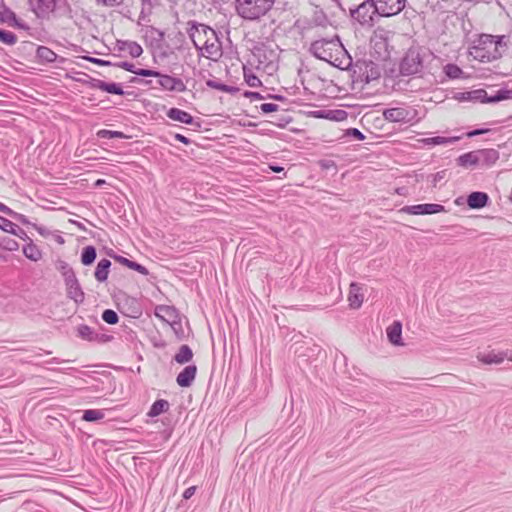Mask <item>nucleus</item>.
Masks as SVG:
<instances>
[{
	"label": "nucleus",
	"instance_id": "nucleus-29",
	"mask_svg": "<svg viewBox=\"0 0 512 512\" xmlns=\"http://www.w3.org/2000/svg\"><path fill=\"white\" fill-rule=\"evenodd\" d=\"M169 402L167 400H164V399H159V400H156L149 412H148V416L150 417H156V416H159L160 414L164 413V412H167L168 409H169Z\"/></svg>",
	"mask_w": 512,
	"mask_h": 512
},
{
	"label": "nucleus",
	"instance_id": "nucleus-50",
	"mask_svg": "<svg viewBox=\"0 0 512 512\" xmlns=\"http://www.w3.org/2000/svg\"><path fill=\"white\" fill-rule=\"evenodd\" d=\"M11 217L13 219H15L16 221L22 223L23 225H28L30 224L29 220L27 219V217L23 214H20V213H17V212H13V214L11 215Z\"/></svg>",
	"mask_w": 512,
	"mask_h": 512
},
{
	"label": "nucleus",
	"instance_id": "nucleus-56",
	"mask_svg": "<svg viewBox=\"0 0 512 512\" xmlns=\"http://www.w3.org/2000/svg\"><path fill=\"white\" fill-rule=\"evenodd\" d=\"M348 133H349L350 135H352L354 138L359 139V140H361V139H363V138H364V137H363V135H362V133H361L358 129H356V128L350 129V130L348 131Z\"/></svg>",
	"mask_w": 512,
	"mask_h": 512
},
{
	"label": "nucleus",
	"instance_id": "nucleus-2",
	"mask_svg": "<svg viewBox=\"0 0 512 512\" xmlns=\"http://www.w3.org/2000/svg\"><path fill=\"white\" fill-rule=\"evenodd\" d=\"M503 37L483 34L469 50V55L481 62H490L501 56L504 44Z\"/></svg>",
	"mask_w": 512,
	"mask_h": 512
},
{
	"label": "nucleus",
	"instance_id": "nucleus-33",
	"mask_svg": "<svg viewBox=\"0 0 512 512\" xmlns=\"http://www.w3.org/2000/svg\"><path fill=\"white\" fill-rule=\"evenodd\" d=\"M96 249L94 246H86L83 248L81 253V262L83 265L88 266L92 264L96 259Z\"/></svg>",
	"mask_w": 512,
	"mask_h": 512
},
{
	"label": "nucleus",
	"instance_id": "nucleus-49",
	"mask_svg": "<svg viewBox=\"0 0 512 512\" xmlns=\"http://www.w3.org/2000/svg\"><path fill=\"white\" fill-rule=\"evenodd\" d=\"M62 277L64 278L65 286L78 280L74 270L68 271L67 274L65 273Z\"/></svg>",
	"mask_w": 512,
	"mask_h": 512
},
{
	"label": "nucleus",
	"instance_id": "nucleus-40",
	"mask_svg": "<svg viewBox=\"0 0 512 512\" xmlns=\"http://www.w3.org/2000/svg\"><path fill=\"white\" fill-rule=\"evenodd\" d=\"M0 247L7 251H16L19 248V244L16 240L10 238V237H4L0 241Z\"/></svg>",
	"mask_w": 512,
	"mask_h": 512
},
{
	"label": "nucleus",
	"instance_id": "nucleus-28",
	"mask_svg": "<svg viewBox=\"0 0 512 512\" xmlns=\"http://www.w3.org/2000/svg\"><path fill=\"white\" fill-rule=\"evenodd\" d=\"M193 352L188 345H181L178 352L174 356V360L179 364H185L191 361Z\"/></svg>",
	"mask_w": 512,
	"mask_h": 512
},
{
	"label": "nucleus",
	"instance_id": "nucleus-11",
	"mask_svg": "<svg viewBox=\"0 0 512 512\" xmlns=\"http://www.w3.org/2000/svg\"><path fill=\"white\" fill-rule=\"evenodd\" d=\"M371 56L374 57L375 60L383 62L384 58L382 54L384 52V30L378 27L371 37Z\"/></svg>",
	"mask_w": 512,
	"mask_h": 512
},
{
	"label": "nucleus",
	"instance_id": "nucleus-42",
	"mask_svg": "<svg viewBox=\"0 0 512 512\" xmlns=\"http://www.w3.org/2000/svg\"><path fill=\"white\" fill-rule=\"evenodd\" d=\"M244 79L250 87H259L261 85L260 79L250 70L246 71L244 69Z\"/></svg>",
	"mask_w": 512,
	"mask_h": 512
},
{
	"label": "nucleus",
	"instance_id": "nucleus-38",
	"mask_svg": "<svg viewBox=\"0 0 512 512\" xmlns=\"http://www.w3.org/2000/svg\"><path fill=\"white\" fill-rule=\"evenodd\" d=\"M124 45L125 49L133 58H138L143 53L142 47L136 42L129 41L125 42Z\"/></svg>",
	"mask_w": 512,
	"mask_h": 512
},
{
	"label": "nucleus",
	"instance_id": "nucleus-64",
	"mask_svg": "<svg viewBox=\"0 0 512 512\" xmlns=\"http://www.w3.org/2000/svg\"><path fill=\"white\" fill-rule=\"evenodd\" d=\"M50 362H51V363H57V364H58V363H61L62 361H60L58 358H53V359H51V361H50Z\"/></svg>",
	"mask_w": 512,
	"mask_h": 512
},
{
	"label": "nucleus",
	"instance_id": "nucleus-24",
	"mask_svg": "<svg viewBox=\"0 0 512 512\" xmlns=\"http://www.w3.org/2000/svg\"><path fill=\"white\" fill-rule=\"evenodd\" d=\"M111 267V261L104 258L101 259L95 269L94 276L98 282H104L107 280Z\"/></svg>",
	"mask_w": 512,
	"mask_h": 512
},
{
	"label": "nucleus",
	"instance_id": "nucleus-61",
	"mask_svg": "<svg viewBox=\"0 0 512 512\" xmlns=\"http://www.w3.org/2000/svg\"><path fill=\"white\" fill-rule=\"evenodd\" d=\"M269 168L276 173L282 172L284 170L283 167L278 165H269Z\"/></svg>",
	"mask_w": 512,
	"mask_h": 512
},
{
	"label": "nucleus",
	"instance_id": "nucleus-7",
	"mask_svg": "<svg viewBox=\"0 0 512 512\" xmlns=\"http://www.w3.org/2000/svg\"><path fill=\"white\" fill-rule=\"evenodd\" d=\"M496 152L493 150H478L467 152L458 157L457 163L464 168H470L478 165L484 160H488L491 156H495Z\"/></svg>",
	"mask_w": 512,
	"mask_h": 512
},
{
	"label": "nucleus",
	"instance_id": "nucleus-22",
	"mask_svg": "<svg viewBox=\"0 0 512 512\" xmlns=\"http://www.w3.org/2000/svg\"><path fill=\"white\" fill-rule=\"evenodd\" d=\"M488 195L484 192H473L468 196L467 204L472 209H480L486 206Z\"/></svg>",
	"mask_w": 512,
	"mask_h": 512
},
{
	"label": "nucleus",
	"instance_id": "nucleus-34",
	"mask_svg": "<svg viewBox=\"0 0 512 512\" xmlns=\"http://www.w3.org/2000/svg\"><path fill=\"white\" fill-rule=\"evenodd\" d=\"M206 85L209 88L216 89V90H219V91H222L225 93H230V94L235 93L238 90L237 88H235L233 86L226 85L224 83H221L220 81H218L216 79L207 80Z\"/></svg>",
	"mask_w": 512,
	"mask_h": 512
},
{
	"label": "nucleus",
	"instance_id": "nucleus-57",
	"mask_svg": "<svg viewBox=\"0 0 512 512\" xmlns=\"http://www.w3.org/2000/svg\"><path fill=\"white\" fill-rule=\"evenodd\" d=\"M0 211L8 216L11 217V215L13 214V210L10 209L8 206H6L5 204L1 203L0 202Z\"/></svg>",
	"mask_w": 512,
	"mask_h": 512
},
{
	"label": "nucleus",
	"instance_id": "nucleus-54",
	"mask_svg": "<svg viewBox=\"0 0 512 512\" xmlns=\"http://www.w3.org/2000/svg\"><path fill=\"white\" fill-rule=\"evenodd\" d=\"M89 61L97 64V65H100V66H108V65H111V63L109 61H106V60H103V59H99V58H89Z\"/></svg>",
	"mask_w": 512,
	"mask_h": 512
},
{
	"label": "nucleus",
	"instance_id": "nucleus-36",
	"mask_svg": "<svg viewBox=\"0 0 512 512\" xmlns=\"http://www.w3.org/2000/svg\"><path fill=\"white\" fill-rule=\"evenodd\" d=\"M97 137L101 138V139H113V138L126 139V138H128L127 135H125L123 132L106 130V129L99 130L97 132Z\"/></svg>",
	"mask_w": 512,
	"mask_h": 512
},
{
	"label": "nucleus",
	"instance_id": "nucleus-26",
	"mask_svg": "<svg viewBox=\"0 0 512 512\" xmlns=\"http://www.w3.org/2000/svg\"><path fill=\"white\" fill-rule=\"evenodd\" d=\"M155 315L166 322H170L176 318V310L171 306L159 305L155 308Z\"/></svg>",
	"mask_w": 512,
	"mask_h": 512
},
{
	"label": "nucleus",
	"instance_id": "nucleus-16",
	"mask_svg": "<svg viewBox=\"0 0 512 512\" xmlns=\"http://www.w3.org/2000/svg\"><path fill=\"white\" fill-rule=\"evenodd\" d=\"M388 340L395 346H404L402 340V324L399 321L393 322L386 331Z\"/></svg>",
	"mask_w": 512,
	"mask_h": 512
},
{
	"label": "nucleus",
	"instance_id": "nucleus-35",
	"mask_svg": "<svg viewBox=\"0 0 512 512\" xmlns=\"http://www.w3.org/2000/svg\"><path fill=\"white\" fill-rule=\"evenodd\" d=\"M105 417V413L100 409H89L85 410L82 419L87 422H94L101 420Z\"/></svg>",
	"mask_w": 512,
	"mask_h": 512
},
{
	"label": "nucleus",
	"instance_id": "nucleus-30",
	"mask_svg": "<svg viewBox=\"0 0 512 512\" xmlns=\"http://www.w3.org/2000/svg\"><path fill=\"white\" fill-rule=\"evenodd\" d=\"M23 254L35 262L42 258L41 250L32 241L23 247Z\"/></svg>",
	"mask_w": 512,
	"mask_h": 512
},
{
	"label": "nucleus",
	"instance_id": "nucleus-48",
	"mask_svg": "<svg viewBox=\"0 0 512 512\" xmlns=\"http://www.w3.org/2000/svg\"><path fill=\"white\" fill-rule=\"evenodd\" d=\"M278 105L277 104H274V103H263L261 106H260V109L263 113H271V112H275L278 110Z\"/></svg>",
	"mask_w": 512,
	"mask_h": 512
},
{
	"label": "nucleus",
	"instance_id": "nucleus-13",
	"mask_svg": "<svg viewBox=\"0 0 512 512\" xmlns=\"http://www.w3.org/2000/svg\"><path fill=\"white\" fill-rule=\"evenodd\" d=\"M487 93L483 89L473 90V91H465V92H457L454 94L453 99L458 102H485Z\"/></svg>",
	"mask_w": 512,
	"mask_h": 512
},
{
	"label": "nucleus",
	"instance_id": "nucleus-12",
	"mask_svg": "<svg viewBox=\"0 0 512 512\" xmlns=\"http://www.w3.org/2000/svg\"><path fill=\"white\" fill-rule=\"evenodd\" d=\"M405 210L412 215H426L444 212L445 208L440 204H418L408 206Z\"/></svg>",
	"mask_w": 512,
	"mask_h": 512
},
{
	"label": "nucleus",
	"instance_id": "nucleus-46",
	"mask_svg": "<svg viewBox=\"0 0 512 512\" xmlns=\"http://www.w3.org/2000/svg\"><path fill=\"white\" fill-rule=\"evenodd\" d=\"M128 268L135 270L142 275H148L149 273L146 267L134 261H131L130 264H128Z\"/></svg>",
	"mask_w": 512,
	"mask_h": 512
},
{
	"label": "nucleus",
	"instance_id": "nucleus-17",
	"mask_svg": "<svg viewBox=\"0 0 512 512\" xmlns=\"http://www.w3.org/2000/svg\"><path fill=\"white\" fill-rule=\"evenodd\" d=\"M361 287L357 283H351L349 294H348V302L349 306L353 309H358L364 300V294L361 292Z\"/></svg>",
	"mask_w": 512,
	"mask_h": 512
},
{
	"label": "nucleus",
	"instance_id": "nucleus-45",
	"mask_svg": "<svg viewBox=\"0 0 512 512\" xmlns=\"http://www.w3.org/2000/svg\"><path fill=\"white\" fill-rule=\"evenodd\" d=\"M115 66L120 67L126 71L132 72L138 76H141L138 72L143 70L142 68L137 69L133 63H129V62H120V63L115 64Z\"/></svg>",
	"mask_w": 512,
	"mask_h": 512
},
{
	"label": "nucleus",
	"instance_id": "nucleus-5",
	"mask_svg": "<svg viewBox=\"0 0 512 512\" xmlns=\"http://www.w3.org/2000/svg\"><path fill=\"white\" fill-rule=\"evenodd\" d=\"M138 73L143 77H156L158 79L157 84L168 92H184L187 89L183 80L178 77L163 74L156 70H141Z\"/></svg>",
	"mask_w": 512,
	"mask_h": 512
},
{
	"label": "nucleus",
	"instance_id": "nucleus-63",
	"mask_svg": "<svg viewBox=\"0 0 512 512\" xmlns=\"http://www.w3.org/2000/svg\"><path fill=\"white\" fill-rule=\"evenodd\" d=\"M373 118V113H370V114H366L365 115V119L367 122H370V120Z\"/></svg>",
	"mask_w": 512,
	"mask_h": 512
},
{
	"label": "nucleus",
	"instance_id": "nucleus-58",
	"mask_svg": "<svg viewBox=\"0 0 512 512\" xmlns=\"http://www.w3.org/2000/svg\"><path fill=\"white\" fill-rule=\"evenodd\" d=\"M15 232L16 233H12V234L21 239L27 238L26 232L23 229H21L19 226H16Z\"/></svg>",
	"mask_w": 512,
	"mask_h": 512
},
{
	"label": "nucleus",
	"instance_id": "nucleus-14",
	"mask_svg": "<svg viewBox=\"0 0 512 512\" xmlns=\"http://www.w3.org/2000/svg\"><path fill=\"white\" fill-rule=\"evenodd\" d=\"M196 365L186 366L177 376L176 382L180 387H190L196 377Z\"/></svg>",
	"mask_w": 512,
	"mask_h": 512
},
{
	"label": "nucleus",
	"instance_id": "nucleus-3",
	"mask_svg": "<svg viewBox=\"0 0 512 512\" xmlns=\"http://www.w3.org/2000/svg\"><path fill=\"white\" fill-rule=\"evenodd\" d=\"M377 2L382 0H366L357 8L350 10L351 17L362 26L374 27L384 17V9L378 6Z\"/></svg>",
	"mask_w": 512,
	"mask_h": 512
},
{
	"label": "nucleus",
	"instance_id": "nucleus-47",
	"mask_svg": "<svg viewBox=\"0 0 512 512\" xmlns=\"http://www.w3.org/2000/svg\"><path fill=\"white\" fill-rule=\"evenodd\" d=\"M57 270L61 273V275L67 274L68 271L73 270V268L65 261L59 260L56 264Z\"/></svg>",
	"mask_w": 512,
	"mask_h": 512
},
{
	"label": "nucleus",
	"instance_id": "nucleus-55",
	"mask_svg": "<svg viewBox=\"0 0 512 512\" xmlns=\"http://www.w3.org/2000/svg\"><path fill=\"white\" fill-rule=\"evenodd\" d=\"M174 138L185 145H188L191 142L190 139L179 133L175 134Z\"/></svg>",
	"mask_w": 512,
	"mask_h": 512
},
{
	"label": "nucleus",
	"instance_id": "nucleus-52",
	"mask_svg": "<svg viewBox=\"0 0 512 512\" xmlns=\"http://www.w3.org/2000/svg\"><path fill=\"white\" fill-rule=\"evenodd\" d=\"M195 491H196L195 486H191V487L187 488L183 493V498L190 499L194 495Z\"/></svg>",
	"mask_w": 512,
	"mask_h": 512
},
{
	"label": "nucleus",
	"instance_id": "nucleus-25",
	"mask_svg": "<svg viewBox=\"0 0 512 512\" xmlns=\"http://www.w3.org/2000/svg\"><path fill=\"white\" fill-rule=\"evenodd\" d=\"M206 30L213 29L204 24H193L189 30V37L191 41L194 43V40H197V36L201 39V42H205V39L208 38V32Z\"/></svg>",
	"mask_w": 512,
	"mask_h": 512
},
{
	"label": "nucleus",
	"instance_id": "nucleus-10",
	"mask_svg": "<svg viewBox=\"0 0 512 512\" xmlns=\"http://www.w3.org/2000/svg\"><path fill=\"white\" fill-rule=\"evenodd\" d=\"M56 3V0H29L32 11L39 18H46L54 12Z\"/></svg>",
	"mask_w": 512,
	"mask_h": 512
},
{
	"label": "nucleus",
	"instance_id": "nucleus-37",
	"mask_svg": "<svg viewBox=\"0 0 512 512\" xmlns=\"http://www.w3.org/2000/svg\"><path fill=\"white\" fill-rule=\"evenodd\" d=\"M78 336L82 339L92 341L96 338V334L94 333L93 329L87 325H80L77 328Z\"/></svg>",
	"mask_w": 512,
	"mask_h": 512
},
{
	"label": "nucleus",
	"instance_id": "nucleus-62",
	"mask_svg": "<svg viewBox=\"0 0 512 512\" xmlns=\"http://www.w3.org/2000/svg\"><path fill=\"white\" fill-rule=\"evenodd\" d=\"M104 183H105V180H103V179H98V180L95 182V185H96V186H102Z\"/></svg>",
	"mask_w": 512,
	"mask_h": 512
},
{
	"label": "nucleus",
	"instance_id": "nucleus-31",
	"mask_svg": "<svg viewBox=\"0 0 512 512\" xmlns=\"http://www.w3.org/2000/svg\"><path fill=\"white\" fill-rule=\"evenodd\" d=\"M404 6V0H386V17L398 14Z\"/></svg>",
	"mask_w": 512,
	"mask_h": 512
},
{
	"label": "nucleus",
	"instance_id": "nucleus-59",
	"mask_svg": "<svg viewBox=\"0 0 512 512\" xmlns=\"http://www.w3.org/2000/svg\"><path fill=\"white\" fill-rule=\"evenodd\" d=\"M116 260L118 262H120L121 264H123L124 266L128 267V264H130L131 260L123 257V256H117L116 257Z\"/></svg>",
	"mask_w": 512,
	"mask_h": 512
},
{
	"label": "nucleus",
	"instance_id": "nucleus-8",
	"mask_svg": "<svg viewBox=\"0 0 512 512\" xmlns=\"http://www.w3.org/2000/svg\"><path fill=\"white\" fill-rule=\"evenodd\" d=\"M476 357L479 362L485 365H498L503 363L505 359L512 361V352L489 350L479 352Z\"/></svg>",
	"mask_w": 512,
	"mask_h": 512
},
{
	"label": "nucleus",
	"instance_id": "nucleus-27",
	"mask_svg": "<svg viewBox=\"0 0 512 512\" xmlns=\"http://www.w3.org/2000/svg\"><path fill=\"white\" fill-rule=\"evenodd\" d=\"M95 87L100 89L101 91L111 93V94H116V95L124 94V91L121 88V86L116 83H108V82H105L102 80H98L97 83L95 84Z\"/></svg>",
	"mask_w": 512,
	"mask_h": 512
},
{
	"label": "nucleus",
	"instance_id": "nucleus-18",
	"mask_svg": "<svg viewBox=\"0 0 512 512\" xmlns=\"http://www.w3.org/2000/svg\"><path fill=\"white\" fill-rule=\"evenodd\" d=\"M167 117L173 121L181 122L188 125H192L194 123L193 116L179 108L169 109L167 111Z\"/></svg>",
	"mask_w": 512,
	"mask_h": 512
},
{
	"label": "nucleus",
	"instance_id": "nucleus-15",
	"mask_svg": "<svg viewBox=\"0 0 512 512\" xmlns=\"http://www.w3.org/2000/svg\"><path fill=\"white\" fill-rule=\"evenodd\" d=\"M382 63L377 60H367L364 61V75L366 78V82H370L372 80H376L381 76Z\"/></svg>",
	"mask_w": 512,
	"mask_h": 512
},
{
	"label": "nucleus",
	"instance_id": "nucleus-51",
	"mask_svg": "<svg viewBox=\"0 0 512 512\" xmlns=\"http://www.w3.org/2000/svg\"><path fill=\"white\" fill-rule=\"evenodd\" d=\"M105 6L114 7L120 5L124 0H97Z\"/></svg>",
	"mask_w": 512,
	"mask_h": 512
},
{
	"label": "nucleus",
	"instance_id": "nucleus-53",
	"mask_svg": "<svg viewBox=\"0 0 512 512\" xmlns=\"http://www.w3.org/2000/svg\"><path fill=\"white\" fill-rule=\"evenodd\" d=\"M487 132H488L487 129H477V130H473V131L468 132L466 134V136L471 138V137H474V136H477V135L485 134Z\"/></svg>",
	"mask_w": 512,
	"mask_h": 512
},
{
	"label": "nucleus",
	"instance_id": "nucleus-9",
	"mask_svg": "<svg viewBox=\"0 0 512 512\" xmlns=\"http://www.w3.org/2000/svg\"><path fill=\"white\" fill-rule=\"evenodd\" d=\"M422 67V62L420 56L415 51H410L403 58L400 71L404 75H413L420 72Z\"/></svg>",
	"mask_w": 512,
	"mask_h": 512
},
{
	"label": "nucleus",
	"instance_id": "nucleus-6",
	"mask_svg": "<svg viewBox=\"0 0 512 512\" xmlns=\"http://www.w3.org/2000/svg\"><path fill=\"white\" fill-rule=\"evenodd\" d=\"M206 31L208 32V38L205 39V42H201V39L196 36L197 40H194V46L197 50L202 51L207 58L214 59L221 55L220 44L214 30Z\"/></svg>",
	"mask_w": 512,
	"mask_h": 512
},
{
	"label": "nucleus",
	"instance_id": "nucleus-32",
	"mask_svg": "<svg viewBox=\"0 0 512 512\" xmlns=\"http://www.w3.org/2000/svg\"><path fill=\"white\" fill-rule=\"evenodd\" d=\"M37 57L47 63H52L56 60L57 55L54 51H52L50 48L45 46H39L37 49Z\"/></svg>",
	"mask_w": 512,
	"mask_h": 512
},
{
	"label": "nucleus",
	"instance_id": "nucleus-20",
	"mask_svg": "<svg viewBox=\"0 0 512 512\" xmlns=\"http://www.w3.org/2000/svg\"><path fill=\"white\" fill-rule=\"evenodd\" d=\"M67 296L75 303L80 304L84 302L85 294L79 284V281L66 285Z\"/></svg>",
	"mask_w": 512,
	"mask_h": 512
},
{
	"label": "nucleus",
	"instance_id": "nucleus-44",
	"mask_svg": "<svg viewBox=\"0 0 512 512\" xmlns=\"http://www.w3.org/2000/svg\"><path fill=\"white\" fill-rule=\"evenodd\" d=\"M16 224L13 223L12 221L0 216V228L5 231V232H8V233H16L15 232V229H16Z\"/></svg>",
	"mask_w": 512,
	"mask_h": 512
},
{
	"label": "nucleus",
	"instance_id": "nucleus-23",
	"mask_svg": "<svg viewBox=\"0 0 512 512\" xmlns=\"http://www.w3.org/2000/svg\"><path fill=\"white\" fill-rule=\"evenodd\" d=\"M386 120L391 122H407L410 120L409 112L404 108L386 110Z\"/></svg>",
	"mask_w": 512,
	"mask_h": 512
},
{
	"label": "nucleus",
	"instance_id": "nucleus-41",
	"mask_svg": "<svg viewBox=\"0 0 512 512\" xmlns=\"http://www.w3.org/2000/svg\"><path fill=\"white\" fill-rule=\"evenodd\" d=\"M445 74L452 79L459 78L462 74V70L455 64H447L444 67Z\"/></svg>",
	"mask_w": 512,
	"mask_h": 512
},
{
	"label": "nucleus",
	"instance_id": "nucleus-43",
	"mask_svg": "<svg viewBox=\"0 0 512 512\" xmlns=\"http://www.w3.org/2000/svg\"><path fill=\"white\" fill-rule=\"evenodd\" d=\"M102 319L108 324H116L119 320V317L115 311L106 309L102 313Z\"/></svg>",
	"mask_w": 512,
	"mask_h": 512
},
{
	"label": "nucleus",
	"instance_id": "nucleus-21",
	"mask_svg": "<svg viewBox=\"0 0 512 512\" xmlns=\"http://www.w3.org/2000/svg\"><path fill=\"white\" fill-rule=\"evenodd\" d=\"M460 139H461L460 136H453V137L435 136V137H431V138L420 139V140H418V142L422 143L424 146H436V145L451 144Z\"/></svg>",
	"mask_w": 512,
	"mask_h": 512
},
{
	"label": "nucleus",
	"instance_id": "nucleus-19",
	"mask_svg": "<svg viewBox=\"0 0 512 512\" xmlns=\"http://www.w3.org/2000/svg\"><path fill=\"white\" fill-rule=\"evenodd\" d=\"M160 4V0H141V12L138 23L149 22L153 9Z\"/></svg>",
	"mask_w": 512,
	"mask_h": 512
},
{
	"label": "nucleus",
	"instance_id": "nucleus-1",
	"mask_svg": "<svg viewBox=\"0 0 512 512\" xmlns=\"http://www.w3.org/2000/svg\"><path fill=\"white\" fill-rule=\"evenodd\" d=\"M309 52L316 58L326 61L335 67L342 65L341 57L346 51L337 35L332 38L318 39L311 43Z\"/></svg>",
	"mask_w": 512,
	"mask_h": 512
},
{
	"label": "nucleus",
	"instance_id": "nucleus-39",
	"mask_svg": "<svg viewBox=\"0 0 512 512\" xmlns=\"http://www.w3.org/2000/svg\"><path fill=\"white\" fill-rule=\"evenodd\" d=\"M0 41L7 45H14L17 42V36L11 31L0 29Z\"/></svg>",
	"mask_w": 512,
	"mask_h": 512
},
{
	"label": "nucleus",
	"instance_id": "nucleus-4",
	"mask_svg": "<svg viewBox=\"0 0 512 512\" xmlns=\"http://www.w3.org/2000/svg\"><path fill=\"white\" fill-rule=\"evenodd\" d=\"M275 0H236L237 14L249 21L259 20L273 7Z\"/></svg>",
	"mask_w": 512,
	"mask_h": 512
},
{
	"label": "nucleus",
	"instance_id": "nucleus-60",
	"mask_svg": "<svg viewBox=\"0 0 512 512\" xmlns=\"http://www.w3.org/2000/svg\"><path fill=\"white\" fill-rule=\"evenodd\" d=\"M245 95L247 97H252L255 99H262L263 97L258 92H246Z\"/></svg>",
	"mask_w": 512,
	"mask_h": 512
}]
</instances>
